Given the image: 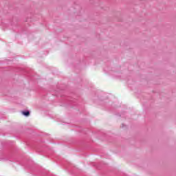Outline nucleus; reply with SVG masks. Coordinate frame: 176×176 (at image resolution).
Returning a JSON list of instances; mask_svg holds the SVG:
<instances>
[{
	"label": "nucleus",
	"mask_w": 176,
	"mask_h": 176,
	"mask_svg": "<svg viewBox=\"0 0 176 176\" xmlns=\"http://www.w3.org/2000/svg\"><path fill=\"white\" fill-rule=\"evenodd\" d=\"M22 113L25 116H30V111H23Z\"/></svg>",
	"instance_id": "nucleus-1"
}]
</instances>
